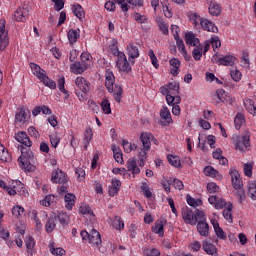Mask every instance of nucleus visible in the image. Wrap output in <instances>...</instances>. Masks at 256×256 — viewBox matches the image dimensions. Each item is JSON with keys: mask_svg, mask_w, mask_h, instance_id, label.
<instances>
[{"mask_svg": "<svg viewBox=\"0 0 256 256\" xmlns=\"http://www.w3.org/2000/svg\"><path fill=\"white\" fill-rule=\"evenodd\" d=\"M18 149L21 151V156L18 158L19 165L21 169H24V171H35V155L33 154V151L28 150L27 148H24L23 146H18Z\"/></svg>", "mask_w": 256, "mask_h": 256, "instance_id": "1", "label": "nucleus"}, {"mask_svg": "<svg viewBox=\"0 0 256 256\" xmlns=\"http://www.w3.org/2000/svg\"><path fill=\"white\" fill-rule=\"evenodd\" d=\"M75 85L78 89H75V95L79 101H87V93L91 91V83L87 79L78 76L75 80Z\"/></svg>", "mask_w": 256, "mask_h": 256, "instance_id": "2", "label": "nucleus"}, {"mask_svg": "<svg viewBox=\"0 0 256 256\" xmlns=\"http://www.w3.org/2000/svg\"><path fill=\"white\" fill-rule=\"evenodd\" d=\"M82 241H86L92 247H101L103 241L101 240V233L99 231L93 229L90 233L87 230H83L80 232Z\"/></svg>", "mask_w": 256, "mask_h": 256, "instance_id": "3", "label": "nucleus"}, {"mask_svg": "<svg viewBox=\"0 0 256 256\" xmlns=\"http://www.w3.org/2000/svg\"><path fill=\"white\" fill-rule=\"evenodd\" d=\"M233 143L235 145V149L238 151H245V149L251 146V135L247 133L242 136H234Z\"/></svg>", "mask_w": 256, "mask_h": 256, "instance_id": "4", "label": "nucleus"}, {"mask_svg": "<svg viewBox=\"0 0 256 256\" xmlns=\"http://www.w3.org/2000/svg\"><path fill=\"white\" fill-rule=\"evenodd\" d=\"M195 19V23H200L202 29L204 31H209L210 33H218L219 28L215 26V24L208 19L202 18L199 14H193Z\"/></svg>", "mask_w": 256, "mask_h": 256, "instance_id": "5", "label": "nucleus"}, {"mask_svg": "<svg viewBox=\"0 0 256 256\" xmlns=\"http://www.w3.org/2000/svg\"><path fill=\"white\" fill-rule=\"evenodd\" d=\"M9 32L5 29V19L0 20V51H5L9 46Z\"/></svg>", "mask_w": 256, "mask_h": 256, "instance_id": "6", "label": "nucleus"}, {"mask_svg": "<svg viewBox=\"0 0 256 256\" xmlns=\"http://www.w3.org/2000/svg\"><path fill=\"white\" fill-rule=\"evenodd\" d=\"M237 58L235 56H224V57H219L217 54H215L212 57L213 63H217V65H224L225 67H233L235 65V61Z\"/></svg>", "mask_w": 256, "mask_h": 256, "instance_id": "7", "label": "nucleus"}, {"mask_svg": "<svg viewBox=\"0 0 256 256\" xmlns=\"http://www.w3.org/2000/svg\"><path fill=\"white\" fill-rule=\"evenodd\" d=\"M162 95H179V84L177 82H170L160 88Z\"/></svg>", "mask_w": 256, "mask_h": 256, "instance_id": "8", "label": "nucleus"}, {"mask_svg": "<svg viewBox=\"0 0 256 256\" xmlns=\"http://www.w3.org/2000/svg\"><path fill=\"white\" fill-rule=\"evenodd\" d=\"M232 182V187L236 191V195L239 199V203H243L247 196L245 195V190L243 189V180H234Z\"/></svg>", "mask_w": 256, "mask_h": 256, "instance_id": "9", "label": "nucleus"}, {"mask_svg": "<svg viewBox=\"0 0 256 256\" xmlns=\"http://www.w3.org/2000/svg\"><path fill=\"white\" fill-rule=\"evenodd\" d=\"M116 67L117 69H119V71H122L123 73H131L132 71L131 64H129V61L127 60V56L125 54L123 56H120V58L116 60Z\"/></svg>", "mask_w": 256, "mask_h": 256, "instance_id": "10", "label": "nucleus"}, {"mask_svg": "<svg viewBox=\"0 0 256 256\" xmlns=\"http://www.w3.org/2000/svg\"><path fill=\"white\" fill-rule=\"evenodd\" d=\"M126 53L128 55V61L131 65H135V59L139 57V48L133 43H129L126 47Z\"/></svg>", "mask_w": 256, "mask_h": 256, "instance_id": "11", "label": "nucleus"}, {"mask_svg": "<svg viewBox=\"0 0 256 256\" xmlns=\"http://www.w3.org/2000/svg\"><path fill=\"white\" fill-rule=\"evenodd\" d=\"M165 225H167V220H165V218H160V219L156 220V222L152 226V232L155 233L156 235H159V237H164Z\"/></svg>", "mask_w": 256, "mask_h": 256, "instance_id": "12", "label": "nucleus"}, {"mask_svg": "<svg viewBox=\"0 0 256 256\" xmlns=\"http://www.w3.org/2000/svg\"><path fill=\"white\" fill-rule=\"evenodd\" d=\"M52 183H59L60 185H65L67 183V174L61 171V169H57L52 172L51 177Z\"/></svg>", "mask_w": 256, "mask_h": 256, "instance_id": "13", "label": "nucleus"}, {"mask_svg": "<svg viewBox=\"0 0 256 256\" xmlns=\"http://www.w3.org/2000/svg\"><path fill=\"white\" fill-rule=\"evenodd\" d=\"M202 249L210 256H219V249H217V246L207 240L202 242Z\"/></svg>", "mask_w": 256, "mask_h": 256, "instance_id": "14", "label": "nucleus"}, {"mask_svg": "<svg viewBox=\"0 0 256 256\" xmlns=\"http://www.w3.org/2000/svg\"><path fill=\"white\" fill-rule=\"evenodd\" d=\"M27 17H29V8L27 7H19L14 13L15 21L25 23Z\"/></svg>", "mask_w": 256, "mask_h": 256, "instance_id": "15", "label": "nucleus"}, {"mask_svg": "<svg viewBox=\"0 0 256 256\" xmlns=\"http://www.w3.org/2000/svg\"><path fill=\"white\" fill-rule=\"evenodd\" d=\"M182 218L188 225H197V215L190 209L183 210Z\"/></svg>", "mask_w": 256, "mask_h": 256, "instance_id": "16", "label": "nucleus"}, {"mask_svg": "<svg viewBox=\"0 0 256 256\" xmlns=\"http://www.w3.org/2000/svg\"><path fill=\"white\" fill-rule=\"evenodd\" d=\"M15 139L18 141V143H21V145H25V147H32L33 145V142H31V139H29V136L25 131L16 133Z\"/></svg>", "mask_w": 256, "mask_h": 256, "instance_id": "17", "label": "nucleus"}, {"mask_svg": "<svg viewBox=\"0 0 256 256\" xmlns=\"http://www.w3.org/2000/svg\"><path fill=\"white\" fill-rule=\"evenodd\" d=\"M160 117L161 119H163V121H161V125H163L164 127H167V125H171V123H173V118H171V112L167 107H163L161 109Z\"/></svg>", "mask_w": 256, "mask_h": 256, "instance_id": "18", "label": "nucleus"}, {"mask_svg": "<svg viewBox=\"0 0 256 256\" xmlns=\"http://www.w3.org/2000/svg\"><path fill=\"white\" fill-rule=\"evenodd\" d=\"M208 201L210 205H214L215 209H224V207H227V202L224 199L219 198L215 195L210 196L208 198Z\"/></svg>", "mask_w": 256, "mask_h": 256, "instance_id": "19", "label": "nucleus"}, {"mask_svg": "<svg viewBox=\"0 0 256 256\" xmlns=\"http://www.w3.org/2000/svg\"><path fill=\"white\" fill-rule=\"evenodd\" d=\"M105 86L107 91H113V85H115V75L113 74V71L106 70L105 73Z\"/></svg>", "mask_w": 256, "mask_h": 256, "instance_id": "20", "label": "nucleus"}, {"mask_svg": "<svg viewBox=\"0 0 256 256\" xmlns=\"http://www.w3.org/2000/svg\"><path fill=\"white\" fill-rule=\"evenodd\" d=\"M57 227V214H52L45 224L46 233H53Z\"/></svg>", "mask_w": 256, "mask_h": 256, "instance_id": "21", "label": "nucleus"}, {"mask_svg": "<svg viewBox=\"0 0 256 256\" xmlns=\"http://www.w3.org/2000/svg\"><path fill=\"white\" fill-rule=\"evenodd\" d=\"M121 189V180L119 179H112L111 185L109 186L108 195L110 197H115L119 193Z\"/></svg>", "mask_w": 256, "mask_h": 256, "instance_id": "22", "label": "nucleus"}, {"mask_svg": "<svg viewBox=\"0 0 256 256\" xmlns=\"http://www.w3.org/2000/svg\"><path fill=\"white\" fill-rule=\"evenodd\" d=\"M109 93H112L116 103H121L123 99V87L120 85L112 86V90H108Z\"/></svg>", "mask_w": 256, "mask_h": 256, "instance_id": "23", "label": "nucleus"}, {"mask_svg": "<svg viewBox=\"0 0 256 256\" xmlns=\"http://www.w3.org/2000/svg\"><path fill=\"white\" fill-rule=\"evenodd\" d=\"M71 73L74 75H81V73H85L87 71V64H81V62H74L70 66Z\"/></svg>", "mask_w": 256, "mask_h": 256, "instance_id": "24", "label": "nucleus"}, {"mask_svg": "<svg viewBox=\"0 0 256 256\" xmlns=\"http://www.w3.org/2000/svg\"><path fill=\"white\" fill-rule=\"evenodd\" d=\"M21 189H23V183H21V181H14L8 188V195L14 196L17 195V193L21 195Z\"/></svg>", "mask_w": 256, "mask_h": 256, "instance_id": "25", "label": "nucleus"}, {"mask_svg": "<svg viewBox=\"0 0 256 256\" xmlns=\"http://www.w3.org/2000/svg\"><path fill=\"white\" fill-rule=\"evenodd\" d=\"M204 175L207 177H212L213 179H223V175L213 168V166H206L204 168Z\"/></svg>", "mask_w": 256, "mask_h": 256, "instance_id": "26", "label": "nucleus"}, {"mask_svg": "<svg viewBox=\"0 0 256 256\" xmlns=\"http://www.w3.org/2000/svg\"><path fill=\"white\" fill-rule=\"evenodd\" d=\"M77 197L73 193H67L64 196V201H65V207L68 211H71L73 207H75V200Z\"/></svg>", "mask_w": 256, "mask_h": 256, "instance_id": "27", "label": "nucleus"}, {"mask_svg": "<svg viewBox=\"0 0 256 256\" xmlns=\"http://www.w3.org/2000/svg\"><path fill=\"white\" fill-rule=\"evenodd\" d=\"M185 43L190 47H197L199 45V38L195 37L193 32H187L185 34Z\"/></svg>", "mask_w": 256, "mask_h": 256, "instance_id": "28", "label": "nucleus"}, {"mask_svg": "<svg viewBox=\"0 0 256 256\" xmlns=\"http://www.w3.org/2000/svg\"><path fill=\"white\" fill-rule=\"evenodd\" d=\"M169 64L171 65V67H173L170 70L171 75H173V77H177L179 75L181 61H179V59H177V58H172V59H170Z\"/></svg>", "mask_w": 256, "mask_h": 256, "instance_id": "29", "label": "nucleus"}, {"mask_svg": "<svg viewBox=\"0 0 256 256\" xmlns=\"http://www.w3.org/2000/svg\"><path fill=\"white\" fill-rule=\"evenodd\" d=\"M197 231L201 237L209 236V224L203 221H199L197 224Z\"/></svg>", "mask_w": 256, "mask_h": 256, "instance_id": "30", "label": "nucleus"}, {"mask_svg": "<svg viewBox=\"0 0 256 256\" xmlns=\"http://www.w3.org/2000/svg\"><path fill=\"white\" fill-rule=\"evenodd\" d=\"M72 11L75 17H77V19H79L80 21H82V19H85V10L80 4H73Z\"/></svg>", "mask_w": 256, "mask_h": 256, "instance_id": "31", "label": "nucleus"}, {"mask_svg": "<svg viewBox=\"0 0 256 256\" xmlns=\"http://www.w3.org/2000/svg\"><path fill=\"white\" fill-rule=\"evenodd\" d=\"M140 141L143 145V149H146V151L151 149V134L143 132L140 136Z\"/></svg>", "mask_w": 256, "mask_h": 256, "instance_id": "32", "label": "nucleus"}, {"mask_svg": "<svg viewBox=\"0 0 256 256\" xmlns=\"http://www.w3.org/2000/svg\"><path fill=\"white\" fill-rule=\"evenodd\" d=\"M166 96L167 104L172 107L173 105H179L181 103V96L179 94L173 95V94H162Z\"/></svg>", "mask_w": 256, "mask_h": 256, "instance_id": "33", "label": "nucleus"}, {"mask_svg": "<svg viewBox=\"0 0 256 256\" xmlns=\"http://www.w3.org/2000/svg\"><path fill=\"white\" fill-rule=\"evenodd\" d=\"M212 225L218 239H222L223 241H225V239H227V234H225L223 229L219 227V222H217V220H214L212 221Z\"/></svg>", "mask_w": 256, "mask_h": 256, "instance_id": "34", "label": "nucleus"}, {"mask_svg": "<svg viewBox=\"0 0 256 256\" xmlns=\"http://www.w3.org/2000/svg\"><path fill=\"white\" fill-rule=\"evenodd\" d=\"M126 165L127 170L130 171L133 175H139L141 173V169L137 167V161H135V159H129Z\"/></svg>", "mask_w": 256, "mask_h": 256, "instance_id": "35", "label": "nucleus"}, {"mask_svg": "<svg viewBox=\"0 0 256 256\" xmlns=\"http://www.w3.org/2000/svg\"><path fill=\"white\" fill-rule=\"evenodd\" d=\"M233 204L228 203L227 207L223 210V217L228 223H233Z\"/></svg>", "mask_w": 256, "mask_h": 256, "instance_id": "36", "label": "nucleus"}, {"mask_svg": "<svg viewBox=\"0 0 256 256\" xmlns=\"http://www.w3.org/2000/svg\"><path fill=\"white\" fill-rule=\"evenodd\" d=\"M0 161H4L6 163H11V153L3 146V144H0Z\"/></svg>", "mask_w": 256, "mask_h": 256, "instance_id": "37", "label": "nucleus"}, {"mask_svg": "<svg viewBox=\"0 0 256 256\" xmlns=\"http://www.w3.org/2000/svg\"><path fill=\"white\" fill-rule=\"evenodd\" d=\"M244 107L246 109V111H248V113H250V115H256V106H255V102L249 98L244 100Z\"/></svg>", "mask_w": 256, "mask_h": 256, "instance_id": "38", "label": "nucleus"}, {"mask_svg": "<svg viewBox=\"0 0 256 256\" xmlns=\"http://www.w3.org/2000/svg\"><path fill=\"white\" fill-rule=\"evenodd\" d=\"M67 37H68L69 43L73 45V43H77V39L81 37V34H79V30L70 29L67 33Z\"/></svg>", "mask_w": 256, "mask_h": 256, "instance_id": "39", "label": "nucleus"}, {"mask_svg": "<svg viewBox=\"0 0 256 256\" xmlns=\"http://www.w3.org/2000/svg\"><path fill=\"white\" fill-rule=\"evenodd\" d=\"M30 68L32 70L33 75H36L38 79L42 78L45 75V70H43L40 65L30 63Z\"/></svg>", "mask_w": 256, "mask_h": 256, "instance_id": "40", "label": "nucleus"}, {"mask_svg": "<svg viewBox=\"0 0 256 256\" xmlns=\"http://www.w3.org/2000/svg\"><path fill=\"white\" fill-rule=\"evenodd\" d=\"M25 246L27 248V253L33 255V249H35V238L28 236L25 238Z\"/></svg>", "mask_w": 256, "mask_h": 256, "instance_id": "41", "label": "nucleus"}, {"mask_svg": "<svg viewBox=\"0 0 256 256\" xmlns=\"http://www.w3.org/2000/svg\"><path fill=\"white\" fill-rule=\"evenodd\" d=\"M112 227L116 229V231H121L125 228V222H123L120 216H115L112 220Z\"/></svg>", "mask_w": 256, "mask_h": 256, "instance_id": "42", "label": "nucleus"}, {"mask_svg": "<svg viewBox=\"0 0 256 256\" xmlns=\"http://www.w3.org/2000/svg\"><path fill=\"white\" fill-rule=\"evenodd\" d=\"M40 81H42V83H44V85L46 87H49V89H57V83H55V81L51 80V78H49V76H46V74H44L40 78Z\"/></svg>", "mask_w": 256, "mask_h": 256, "instance_id": "43", "label": "nucleus"}, {"mask_svg": "<svg viewBox=\"0 0 256 256\" xmlns=\"http://www.w3.org/2000/svg\"><path fill=\"white\" fill-rule=\"evenodd\" d=\"M248 197H250L252 201H256V181H250L248 183Z\"/></svg>", "mask_w": 256, "mask_h": 256, "instance_id": "44", "label": "nucleus"}, {"mask_svg": "<svg viewBox=\"0 0 256 256\" xmlns=\"http://www.w3.org/2000/svg\"><path fill=\"white\" fill-rule=\"evenodd\" d=\"M15 121L16 123H25V121H27V113L25 112V109H19L15 115Z\"/></svg>", "mask_w": 256, "mask_h": 256, "instance_id": "45", "label": "nucleus"}, {"mask_svg": "<svg viewBox=\"0 0 256 256\" xmlns=\"http://www.w3.org/2000/svg\"><path fill=\"white\" fill-rule=\"evenodd\" d=\"M114 3L120 5L121 11H123V13H127V11H129V9L131 8V6L127 3H133V0H114Z\"/></svg>", "mask_w": 256, "mask_h": 256, "instance_id": "46", "label": "nucleus"}, {"mask_svg": "<svg viewBox=\"0 0 256 256\" xmlns=\"http://www.w3.org/2000/svg\"><path fill=\"white\" fill-rule=\"evenodd\" d=\"M167 159H168V163L172 165V167H176V168L181 167V159L179 158V156H173L169 154L167 156Z\"/></svg>", "mask_w": 256, "mask_h": 256, "instance_id": "47", "label": "nucleus"}, {"mask_svg": "<svg viewBox=\"0 0 256 256\" xmlns=\"http://www.w3.org/2000/svg\"><path fill=\"white\" fill-rule=\"evenodd\" d=\"M192 57L195 59V61H201V57H203V46H196L192 51Z\"/></svg>", "mask_w": 256, "mask_h": 256, "instance_id": "48", "label": "nucleus"}, {"mask_svg": "<svg viewBox=\"0 0 256 256\" xmlns=\"http://www.w3.org/2000/svg\"><path fill=\"white\" fill-rule=\"evenodd\" d=\"M55 195H47L45 197L44 200L40 201V203L44 206V207H51V205H55L56 201H55Z\"/></svg>", "mask_w": 256, "mask_h": 256, "instance_id": "49", "label": "nucleus"}, {"mask_svg": "<svg viewBox=\"0 0 256 256\" xmlns=\"http://www.w3.org/2000/svg\"><path fill=\"white\" fill-rule=\"evenodd\" d=\"M243 123H245V116L242 113H237L234 118V124L236 129H241Z\"/></svg>", "mask_w": 256, "mask_h": 256, "instance_id": "50", "label": "nucleus"}, {"mask_svg": "<svg viewBox=\"0 0 256 256\" xmlns=\"http://www.w3.org/2000/svg\"><path fill=\"white\" fill-rule=\"evenodd\" d=\"M59 221L61 225L65 226L69 223V215L65 212H59L58 215H56V221Z\"/></svg>", "mask_w": 256, "mask_h": 256, "instance_id": "51", "label": "nucleus"}, {"mask_svg": "<svg viewBox=\"0 0 256 256\" xmlns=\"http://www.w3.org/2000/svg\"><path fill=\"white\" fill-rule=\"evenodd\" d=\"M209 13L214 17H219L221 15V6L219 4H210Z\"/></svg>", "mask_w": 256, "mask_h": 256, "instance_id": "52", "label": "nucleus"}, {"mask_svg": "<svg viewBox=\"0 0 256 256\" xmlns=\"http://www.w3.org/2000/svg\"><path fill=\"white\" fill-rule=\"evenodd\" d=\"M147 149L143 148L141 149V151L139 152V167H144L145 166V161H147Z\"/></svg>", "mask_w": 256, "mask_h": 256, "instance_id": "53", "label": "nucleus"}, {"mask_svg": "<svg viewBox=\"0 0 256 256\" xmlns=\"http://www.w3.org/2000/svg\"><path fill=\"white\" fill-rule=\"evenodd\" d=\"M144 256H161V252L157 248H145L143 250Z\"/></svg>", "mask_w": 256, "mask_h": 256, "instance_id": "54", "label": "nucleus"}, {"mask_svg": "<svg viewBox=\"0 0 256 256\" xmlns=\"http://www.w3.org/2000/svg\"><path fill=\"white\" fill-rule=\"evenodd\" d=\"M176 45L178 47V51L182 54V55H187V49L185 48V43L183 42V39L181 38H176Z\"/></svg>", "mask_w": 256, "mask_h": 256, "instance_id": "55", "label": "nucleus"}, {"mask_svg": "<svg viewBox=\"0 0 256 256\" xmlns=\"http://www.w3.org/2000/svg\"><path fill=\"white\" fill-rule=\"evenodd\" d=\"M92 139H93V131L91 130V128H88L84 133V140H83L86 149H87V145H89Z\"/></svg>", "mask_w": 256, "mask_h": 256, "instance_id": "56", "label": "nucleus"}, {"mask_svg": "<svg viewBox=\"0 0 256 256\" xmlns=\"http://www.w3.org/2000/svg\"><path fill=\"white\" fill-rule=\"evenodd\" d=\"M122 145L125 153H131L133 149H137V145H132L131 142L127 140H122Z\"/></svg>", "mask_w": 256, "mask_h": 256, "instance_id": "57", "label": "nucleus"}, {"mask_svg": "<svg viewBox=\"0 0 256 256\" xmlns=\"http://www.w3.org/2000/svg\"><path fill=\"white\" fill-rule=\"evenodd\" d=\"M101 108L106 115H111V103H109V100H103L101 102Z\"/></svg>", "mask_w": 256, "mask_h": 256, "instance_id": "58", "label": "nucleus"}, {"mask_svg": "<svg viewBox=\"0 0 256 256\" xmlns=\"http://www.w3.org/2000/svg\"><path fill=\"white\" fill-rule=\"evenodd\" d=\"M230 75L233 81H235L236 83H239V81H241L242 74L238 69L230 70Z\"/></svg>", "mask_w": 256, "mask_h": 256, "instance_id": "59", "label": "nucleus"}, {"mask_svg": "<svg viewBox=\"0 0 256 256\" xmlns=\"http://www.w3.org/2000/svg\"><path fill=\"white\" fill-rule=\"evenodd\" d=\"M159 30L163 33V35H169V26L163 20L158 21Z\"/></svg>", "mask_w": 256, "mask_h": 256, "instance_id": "60", "label": "nucleus"}, {"mask_svg": "<svg viewBox=\"0 0 256 256\" xmlns=\"http://www.w3.org/2000/svg\"><path fill=\"white\" fill-rule=\"evenodd\" d=\"M244 175L246 177H253V164L249 162L244 164Z\"/></svg>", "mask_w": 256, "mask_h": 256, "instance_id": "61", "label": "nucleus"}, {"mask_svg": "<svg viewBox=\"0 0 256 256\" xmlns=\"http://www.w3.org/2000/svg\"><path fill=\"white\" fill-rule=\"evenodd\" d=\"M190 251L193 253H197L198 251H201V242L199 241H193L189 245Z\"/></svg>", "mask_w": 256, "mask_h": 256, "instance_id": "62", "label": "nucleus"}, {"mask_svg": "<svg viewBox=\"0 0 256 256\" xmlns=\"http://www.w3.org/2000/svg\"><path fill=\"white\" fill-rule=\"evenodd\" d=\"M208 193H219V186L215 182H210L207 184Z\"/></svg>", "mask_w": 256, "mask_h": 256, "instance_id": "63", "label": "nucleus"}, {"mask_svg": "<svg viewBox=\"0 0 256 256\" xmlns=\"http://www.w3.org/2000/svg\"><path fill=\"white\" fill-rule=\"evenodd\" d=\"M134 19H135V21H137V23H140V24L147 23V21H148L147 16L141 15V14H139V12H136L134 14Z\"/></svg>", "mask_w": 256, "mask_h": 256, "instance_id": "64", "label": "nucleus"}]
</instances>
